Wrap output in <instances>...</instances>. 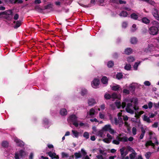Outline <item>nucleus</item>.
Instances as JSON below:
<instances>
[{
  "label": "nucleus",
  "instance_id": "f257e3e1",
  "mask_svg": "<svg viewBox=\"0 0 159 159\" xmlns=\"http://www.w3.org/2000/svg\"><path fill=\"white\" fill-rule=\"evenodd\" d=\"M134 99L133 98H127L124 100L123 102H122L121 104L120 101L116 102L115 104L118 108H120L121 107L122 108H124L125 107L126 104V111L128 113L133 114L134 113L133 109L136 110L138 109V108L136 107V106L133 107L131 104L133 102Z\"/></svg>",
  "mask_w": 159,
  "mask_h": 159
},
{
  "label": "nucleus",
  "instance_id": "f03ea898",
  "mask_svg": "<svg viewBox=\"0 0 159 159\" xmlns=\"http://www.w3.org/2000/svg\"><path fill=\"white\" fill-rule=\"evenodd\" d=\"M121 134H119L116 137V139L112 141V143L114 144L118 145L120 144V141L126 142L128 141V138L127 137L124 136L121 137Z\"/></svg>",
  "mask_w": 159,
  "mask_h": 159
},
{
  "label": "nucleus",
  "instance_id": "7ed1b4c3",
  "mask_svg": "<svg viewBox=\"0 0 159 159\" xmlns=\"http://www.w3.org/2000/svg\"><path fill=\"white\" fill-rule=\"evenodd\" d=\"M153 24H157V27L152 26L149 29V33L150 34L154 35L157 34L158 31L159 30V25L158 23L156 21L154 22Z\"/></svg>",
  "mask_w": 159,
  "mask_h": 159
},
{
  "label": "nucleus",
  "instance_id": "20e7f679",
  "mask_svg": "<svg viewBox=\"0 0 159 159\" xmlns=\"http://www.w3.org/2000/svg\"><path fill=\"white\" fill-rule=\"evenodd\" d=\"M68 121L70 123H72L76 127L78 126L79 124L77 121V117L74 115H71L68 119Z\"/></svg>",
  "mask_w": 159,
  "mask_h": 159
},
{
  "label": "nucleus",
  "instance_id": "39448f33",
  "mask_svg": "<svg viewBox=\"0 0 159 159\" xmlns=\"http://www.w3.org/2000/svg\"><path fill=\"white\" fill-rule=\"evenodd\" d=\"M102 129L104 131H108L111 134L116 133V131L111 128V125L109 124L105 125Z\"/></svg>",
  "mask_w": 159,
  "mask_h": 159
},
{
  "label": "nucleus",
  "instance_id": "423d86ee",
  "mask_svg": "<svg viewBox=\"0 0 159 159\" xmlns=\"http://www.w3.org/2000/svg\"><path fill=\"white\" fill-rule=\"evenodd\" d=\"M26 155L25 152L23 150H21L18 152H16L15 154V159H19V157L25 156Z\"/></svg>",
  "mask_w": 159,
  "mask_h": 159
},
{
  "label": "nucleus",
  "instance_id": "0eeeda50",
  "mask_svg": "<svg viewBox=\"0 0 159 159\" xmlns=\"http://www.w3.org/2000/svg\"><path fill=\"white\" fill-rule=\"evenodd\" d=\"M99 84V80L98 79H94L92 82V85L94 88H96Z\"/></svg>",
  "mask_w": 159,
  "mask_h": 159
},
{
  "label": "nucleus",
  "instance_id": "6e6552de",
  "mask_svg": "<svg viewBox=\"0 0 159 159\" xmlns=\"http://www.w3.org/2000/svg\"><path fill=\"white\" fill-rule=\"evenodd\" d=\"M47 153L52 159L54 158L58 159L59 158V156L56 155V153L55 152H49Z\"/></svg>",
  "mask_w": 159,
  "mask_h": 159
},
{
  "label": "nucleus",
  "instance_id": "1a4fd4ad",
  "mask_svg": "<svg viewBox=\"0 0 159 159\" xmlns=\"http://www.w3.org/2000/svg\"><path fill=\"white\" fill-rule=\"evenodd\" d=\"M95 113V109L94 108H91L89 111L87 113V116L88 118L90 117V116H92L94 115Z\"/></svg>",
  "mask_w": 159,
  "mask_h": 159
},
{
  "label": "nucleus",
  "instance_id": "9d476101",
  "mask_svg": "<svg viewBox=\"0 0 159 159\" xmlns=\"http://www.w3.org/2000/svg\"><path fill=\"white\" fill-rule=\"evenodd\" d=\"M152 14L153 16L157 20H159V16L158 14V11L157 9L154 8L152 11Z\"/></svg>",
  "mask_w": 159,
  "mask_h": 159
},
{
  "label": "nucleus",
  "instance_id": "9b49d317",
  "mask_svg": "<svg viewBox=\"0 0 159 159\" xmlns=\"http://www.w3.org/2000/svg\"><path fill=\"white\" fill-rule=\"evenodd\" d=\"M104 131L102 129L101 130L97 132L95 134L96 135L99 136L101 138H104L105 136V134L104 133Z\"/></svg>",
  "mask_w": 159,
  "mask_h": 159
},
{
  "label": "nucleus",
  "instance_id": "f8f14e48",
  "mask_svg": "<svg viewBox=\"0 0 159 159\" xmlns=\"http://www.w3.org/2000/svg\"><path fill=\"white\" fill-rule=\"evenodd\" d=\"M14 141L16 142L17 146L20 147H22L24 145V143L21 141L19 140L17 138H14Z\"/></svg>",
  "mask_w": 159,
  "mask_h": 159
},
{
  "label": "nucleus",
  "instance_id": "ddd939ff",
  "mask_svg": "<svg viewBox=\"0 0 159 159\" xmlns=\"http://www.w3.org/2000/svg\"><path fill=\"white\" fill-rule=\"evenodd\" d=\"M111 89L113 90L116 91L117 90L121 91L122 89L120 86L119 85L116 84L111 87Z\"/></svg>",
  "mask_w": 159,
  "mask_h": 159
},
{
  "label": "nucleus",
  "instance_id": "4468645a",
  "mask_svg": "<svg viewBox=\"0 0 159 159\" xmlns=\"http://www.w3.org/2000/svg\"><path fill=\"white\" fill-rule=\"evenodd\" d=\"M150 117H148L146 115H144L143 116V121L146 122L148 123H150L152 122L150 119Z\"/></svg>",
  "mask_w": 159,
  "mask_h": 159
},
{
  "label": "nucleus",
  "instance_id": "2eb2a0df",
  "mask_svg": "<svg viewBox=\"0 0 159 159\" xmlns=\"http://www.w3.org/2000/svg\"><path fill=\"white\" fill-rule=\"evenodd\" d=\"M96 103V101L93 98H90L88 100V103L89 106H93Z\"/></svg>",
  "mask_w": 159,
  "mask_h": 159
},
{
  "label": "nucleus",
  "instance_id": "dca6fc26",
  "mask_svg": "<svg viewBox=\"0 0 159 159\" xmlns=\"http://www.w3.org/2000/svg\"><path fill=\"white\" fill-rule=\"evenodd\" d=\"M121 96L120 94H117L115 93H113L111 95V98L114 99H120Z\"/></svg>",
  "mask_w": 159,
  "mask_h": 159
},
{
  "label": "nucleus",
  "instance_id": "f3484780",
  "mask_svg": "<svg viewBox=\"0 0 159 159\" xmlns=\"http://www.w3.org/2000/svg\"><path fill=\"white\" fill-rule=\"evenodd\" d=\"M12 11L11 10H9L7 11L3 12L0 13V18L2 17L3 15H10L11 14Z\"/></svg>",
  "mask_w": 159,
  "mask_h": 159
},
{
  "label": "nucleus",
  "instance_id": "a211bd4d",
  "mask_svg": "<svg viewBox=\"0 0 159 159\" xmlns=\"http://www.w3.org/2000/svg\"><path fill=\"white\" fill-rule=\"evenodd\" d=\"M149 146H152L153 148H154L155 144L152 142V141H148L145 144V146L148 147Z\"/></svg>",
  "mask_w": 159,
  "mask_h": 159
},
{
  "label": "nucleus",
  "instance_id": "6ab92c4d",
  "mask_svg": "<svg viewBox=\"0 0 159 159\" xmlns=\"http://www.w3.org/2000/svg\"><path fill=\"white\" fill-rule=\"evenodd\" d=\"M67 113L66 110L64 108L61 109L60 111V114L62 116H66L67 115Z\"/></svg>",
  "mask_w": 159,
  "mask_h": 159
},
{
  "label": "nucleus",
  "instance_id": "aec40b11",
  "mask_svg": "<svg viewBox=\"0 0 159 159\" xmlns=\"http://www.w3.org/2000/svg\"><path fill=\"white\" fill-rule=\"evenodd\" d=\"M72 132L74 137L78 138L79 136V133L77 130H72Z\"/></svg>",
  "mask_w": 159,
  "mask_h": 159
},
{
  "label": "nucleus",
  "instance_id": "412c9836",
  "mask_svg": "<svg viewBox=\"0 0 159 159\" xmlns=\"http://www.w3.org/2000/svg\"><path fill=\"white\" fill-rule=\"evenodd\" d=\"M132 52V50L130 48H128L126 49L125 51V54L129 55Z\"/></svg>",
  "mask_w": 159,
  "mask_h": 159
},
{
  "label": "nucleus",
  "instance_id": "4be33fe9",
  "mask_svg": "<svg viewBox=\"0 0 159 159\" xmlns=\"http://www.w3.org/2000/svg\"><path fill=\"white\" fill-rule=\"evenodd\" d=\"M14 23H16V24L14 26V28H17L19 27L21 25V22L20 20H17L16 22L14 21Z\"/></svg>",
  "mask_w": 159,
  "mask_h": 159
},
{
  "label": "nucleus",
  "instance_id": "5701e85b",
  "mask_svg": "<svg viewBox=\"0 0 159 159\" xmlns=\"http://www.w3.org/2000/svg\"><path fill=\"white\" fill-rule=\"evenodd\" d=\"M101 81L103 84H107L108 79L106 77L104 76L102 78Z\"/></svg>",
  "mask_w": 159,
  "mask_h": 159
},
{
  "label": "nucleus",
  "instance_id": "b1692460",
  "mask_svg": "<svg viewBox=\"0 0 159 159\" xmlns=\"http://www.w3.org/2000/svg\"><path fill=\"white\" fill-rule=\"evenodd\" d=\"M119 15L120 16L126 17L127 16L128 13L126 11H122L120 13Z\"/></svg>",
  "mask_w": 159,
  "mask_h": 159
},
{
  "label": "nucleus",
  "instance_id": "393cba45",
  "mask_svg": "<svg viewBox=\"0 0 159 159\" xmlns=\"http://www.w3.org/2000/svg\"><path fill=\"white\" fill-rule=\"evenodd\" d=\"M135 60V59L133 57H128L127 58V61L129 62H133Z\"/></svg>",
  "mask_w": 159,
  "mask_h": 159
},
{
  "label": "nucleus",
  "instance_id": "a878e982",
  "mask_svg": "<svg viewBox=\"0 0 159 159\" xmlns=\"http://www.w3.org/2000/svg\"><path fill=\"white\" fill-rule=\"evenodd\" d=\"M74 155L76 159H78L81 157V154L80 152H75L74 154Z\"/></svg>",
  "mask_w": 159,
  "mask_h": 159
},
{
  "label": "nucleus",
  "instance_id": "bb28decb",
  "mask_svg": "<svg viewBox=\"0 0 159 159\" xmlns=\"http://www.w3.org/2000/svg\"><path fill=\"white\" fill-rule=\"evenodd\" d=\"M137 39L136 38L133 37L131 38L130 42L132 44H135L137 43Z\"/></svg>",
  "mask_w": 159,
  "mask_h": 159
},
{
  "label": "nucleus",
  "instance_id": "cd10ccee",
  "mask_svg": "<svg viewBox=\"0 0 159 159\" xmlns=\"http://www.w3.org/2000/svg\"><path fill=\"white\" fill-rule=\"evenodd\" d=\"M142 21L145 24H148L150 22V20L146 17L143 18Z\"/></svg>",
  "mask_w": 159,
  "mask_h": 159
},
{
  "label": "nucleus",
  "instance_id": "c85d7f7f",
  "mask_svg": "<svg viewBox=\"0 0 159 159\" xmlns=\"http://www.w3.org/2000/svg\"><path fill=\"white\" fill-rule=\"evenodd\" d=\"M125 69L127 70H130L131 68V65L130 64H127L125 66Z\"/></svg>",
  "mask_w": 159,
  "mask_h": 159
},
{
  "label": "nucleus",
  "instance_id": "c756f323",
  "mask_svg": "<svg viewBox=\"0 0 159 159\" xmlns=\"http://www.w3.org/2000/svg\"><path fill=\"white\" fill-rule=\"evenodd\" d=\"M122 74L121 73H119L116 74V77L117 79L120 80L122 78Z\"/></svg>",
  "mask_w": 159,
  "mask_h": 159
},
{
  "label": "nucleus",
  "instance_id": "7c9ffc66",
  "mask_svg": "<svg viewBox=\"0 0 159 159\" xmlns=\"http://www.w3.org/2000/svg\"><path fill=\"white\" fill-rule=\"evenodd\" d=\"M87 93V91L85 89H81V93L82 95L84 96Z\"/></svg>",
  "mask_w": 159,
  "mask_h": 159
},
{
  "label": "nucleus",
  "instance_id": "2f4dec72",
  "mask_svg": "<svg viewBox=\"0 0 159 159\" xmlns=\"http://www.w3.org/2000/svg\"><path fill=\"white\" fill-rule=\"evenodd\" d=\"M140 1H143L150 3L151 5H153L154 2L152 0H139Z\"/></svg>",
  "mask_w": 159,
  "mask_h": 159
},
{
  "label": "nucleus",
  "instance_id": "473e14b6",
  "mask_svg": "<svg viewBox=\"0 0 159 159\" xmlns=\"http://www.w3.org/2000/svg\"><path fill=\"white\" fill-rule=\"evenodd\" d=\"M99 152L100 154L102 155V156H106L107 154V153L104 152V150H103L99 149Z\"/></svg>",
  "mask_w": 159,
  "mask_h": 159
},
{
  "label": "nucleus",
  "instance_id": "72a5a7b5",
  "mask_svg": "<svg viewBox=\"0 0 159 159\" xmlns=\"http://www.w3.org/2000/svg\"><path fill=\"white\" fill-rule=\"evenodd\" d=\"M140 61L139 62H135L134 66V70H136L137 69V68L139 65L140 64Z\"/></svg>",
  "mask_w": 159,
  "mask_h": 159
},
{
  "label": "nucleus",
  "instance_id": "f704fd0d",
  "mask_svg": "<svg viewBox=\"0 0 159 159\" xmlns=\"http://www.w3.org/2000/svg\"><path fill=\"white\" fill-rule=\"evenodd\" d=\"M131 17L134 19L136 20L138 18V16L135 13H133L131 15Z\"/></svg>",
  "mask_w": 159,
  "mask_h": 159
},
{
  "label": "nucleus",
  "instance_id": "c9c22d12",
  "mask_svg": "<svg viewBox=\"0 0 159 159\" xmlns=\"http://www.w3.org/2000/svg\"><path fill=\"white\" fill-rule=\"evenodd\" d=\"M83 136L86 139H88L89 138V134L87 132H84L83 134Z\"/></svg>",
  "mask_w": 159,
  "mask_h": 159
},
{
  "label": "nucleus",
  "instance_id": "e433bc0d",
  "mask_svg": "<svg viewBox=\"0 0 159 159\" xmlns=\"http://www.w3.org/2000/svg\"><path fill=\"white\" fill-rule=\"evenodd\" d=\"M119 120V125L120 126L122 125L123 124V122L122 120V118H120L119 117H118Z\"/></svg>",
  "mask_w": 159,
  "mask_h": 159
},
{
  "label": "nucleus",
  "instance_id": "4c0bfd02",
  "mask_svg": "<svg viewBox=\"0 0 159 159\" xmlns=\"http://www.w3.org/2000/svg\"><path fill=\"white\" fill-rule=\"evenodd\" d=\"M124 151L125 149L124 148H121L120 149V151L121 156H125L126 155V154L124 153Z\"/></svg>",
  "mask_w": 159,
  "mask_h": 159
},
{
  "label": "nucleus",
  "instance_id": "58836bf2",
  "mask_svg": "<svg viewBox=\"0 0 159 159\" xmlns=\"http://www.w3.org/2000/svg\"><path fill=\"white\" fill-rule=\"evenodd\" d=\"M114 65V63L112 61H109L107 64V66L109 67H111Z\"/></svg>",
  "mask_w": 159,
  "mask_h": 159
},
{
  "label": "nucleus",
  "instance_id": "ea45409f",
  "mask_svg": "<svg viewBox=\"0 0 159 159\" xmlns=\"http://www.w3.org/2000/svg\"><path fill=\"white\" fill-rule=\"evenodd\" d=\"M103 141L105 143H109L111 142V140L107 138H106L103 139Z\"/></svg>",
  "mask_w": 159,
  "mask_h": 159
},
{
  "label": "nucleus",
  "instance_id": "a19ab883",
  "mask_svg": "<svg viewBox=\"0 0 159 159\" xmlns=\"http://www.w3.org/2000/svg\"><path fill=\"white\" fill-rule=\"evenodd\" d=\"M151 154V153L150 152H147L145 155V156L146 158L148 159L150 158Z\"/></svg>",
  "mask_w": 159,
  "mask_h": 159
},
{
  "label": "nucleus",
  "instance_id": "79ce46f5",
  "mask_svg": "<svg viewBox=\"0 0 159 159\" xmlns=\"http://www.w3.org/2000/svg\"><path fill=\"white\" fill-rule=\"evenodd\" d=\"M137 129L136 128L134 127L132 129V132L133 135H135L136 134Z\"/></svg>",
  "mask_w": 159,
  "mask_h": 159
},
{
  "label": "nucleus",
  "instance_id": "37998d69",
  "mask_svg": "<svg viewBox=\"0 0 159 159\" xmlns=\"http://www.w3.org/2000/svg\"><path fill=\"white\" fill-rule=\"evenodd\" d=\"M2 145L4 147H6L8 146V143L7 141H3L2 143Z\"/></svg>",
  "mask_w": 159,
  "mask_h": 159
},
{
  "label": "nucleus",
  "instance_id": "c03bdc74",
  "mask_svg": "<svg viewBox=\"0 0 159 159\" xmlns=\"http://www.w3.org/2000/svg\"><path fill=\"white\" fill-rule=\"evenodd\" d=\"M136 25L135 24H133L132 25V28H131V31L132 32H134L136 30Z\"/></svg>",
  "mask_w": 159,
  "mask_h": 159
},
{
  "label": "nucleus",
  "instance_id": "a18cd8bd",
  "mask_svg": "<svg viewBox=\"0 0 159 159\" xmlns=\"http://www.w3.org/2000/svg\"><path fill=\"white\" fill-rule=\"evenodd\" d=\"M123 92L125 94H129V90L126 89H124L123 91Z\"/></svg>",
  "mask_w": 159,
  "mask_h": 159
},
{
  "label": "nucleus",
  "instance_id": "49530a36",
  "mask_svg": "<svg viewBox=\"0 0 159 159\" xmlns=\"http://www.w3.org/2000/svg\"><path fill=\"white\" fill-rule=\"evenodd\" d=\"M144 112L143 111H141L138 113L137 114H136L135 116L137 117H139L141 115L143 114Z\"/></svg>",
  "mask_w": 159,
  "mask_h": 159
},
{
  "label": "nucleus",
  "instance_id": "de8ad7c7",
  "mask_svg": "<svg viewBox=\"0 0 159 159\" xmlns=\"http://www.w3.org/2000/svg\"><path fill=\"white\" fill-rule=\"evenodd\" d=\"M104 97L106 99H108L111 98V96L109 94L107 93L105 95Z\"/></svg>",
  "mask_w": 159,
  "mask_h": 159
},
{
  "label": "nucleus",
  "instance_id": "09e8293b",
  "mask_svg": "<svg viewBox=\"0 0 159 159\" xmlns=\"http://www.w3.org/2000/svg\"><path fill=\"white\" fill-rule=\"evenodd\" d=\"M61 155L62 157H68L69 156V155L67 153L64 152H62Z\"/></svg>",
  "mask_w": 159,
  "mask_h": 159
},
{
  "label": "nucleus",
  "instance_id": "8fccbe9b",
  "mask_svg": "<svg viewBox=\"0 0 159 159\" xmlns=\"http://www.w3.org/2000/svg\"><path fill=\"white\" fill-rule=\"evenodd\" d=\"M19 17V15L18 14H16L13 16V19L14 20H17Z\"/></svg>",
  "mask_w": 159,
  "mask_h": 159
},
{
  "label": "nucleus",
  "instance_id": "3c124183",
  "mask_svg": "<svg viewBox=\"0 0 159 159\" xmlns=\"http://www.w3.org/2000/svg\"><path fill=\"white\" fill-rule=\"evenodd\" d=\"M99 117L101 119H103L105 117V115L101 112L99 113Z\"/></svg>",
  "mask_w": 159,
  "mask_h": 159
},
{
  "label": "nucleus",
  "instance_id": "603ef678",
  "mask_svg": "<svg viewBox=\"0 0 159 159\" xmlns=\"http://www.w3.org/2000/svg\"><path fill=\"white\" fill-rule=\"evenodd\" d=\"M96 157L98 159H106L105 158L103 157L102 155H98L96 156Z\"/></svg>",
  "mask_w": 159,
  "mask_h": 159
},
{
  "label": "nucleus",
  "instance_id": "864d4df0",
  "mask_svg": "<svg viewBox=\"0 0 159 159\" xmlns=\"http://www.w3.org/2000/svg\"><path fill=\"white\" fill-rule=\"evenodd\" d=\"M23 2V1L21 0H15L14 2V3H22Z\"/></svg>",
  "mask_w": 159,
  "mask_h": 159
},
{
  "label": "nucleus",
  "instance_id": "5fc2aeb1",
  "mask_svg": "<svg viewBox=\"0 0 159 159\" xmlns=\"http://www.w3.org/2000/svg\"><path fill=\"white\" fill-rule=\"evenodd\" d=\"M147 128H144L143 127H142L141 128V134H145V130Z\"/></svg>",
  "mask_w": 159,
  "mask_h": 159
},
{
  "label": "nucleus",
  "instance_id": "6e6d98bb",
  "mask_svg": "<svg viewBox=\"0 0 159 159\" xmlns=\"http://www.w3.org/2000/svg\"><path fill=\"white\" fill-rule=\"evenodd\" d=\"M148 108L150 109L152 107L153 104L151 102H149L148 103Z\"/></svg>",
  "mask_w": 159,
  "mask_h": 159
},
{
  "label": "nucleus",
  "instance_id": "4d7b16f0",
  "mask_svg": "<svg viewBox=\"0 0 159 159\" xmlns=\"http://www.w3.org/2000/svg\"><path fill=\"white\" fill-rule=\"evenodd\" d=\"M114 124L115 125H117L119 124V120H118L116 118H115L114 119Z\"/></svg>",
  "mask_w": 159,
  "mask_h": 159
},
{
  "label": "nucleus",
  "instance_id": "13d9d810",
  "mask_svg": "<svg viewBox=\"0 0 159 159\" xmlns=\"http://www.w3.org/2000/svg\"><path fill=\"white\" fill-rule=\"evenodd\" d=\"M107 138L111 140L112 139V137L110 134L107 133Z\"/></svg>",
  "mask_w": 159,
  "mask_h": 159
},
{
  "label": "nucleus",
  "instance_id": "bf43d9fd",
  "mask_svg": "<svg viewBox=\"0 0 159 159\" xmlns=\"http://www.w3.org/2000/svg\"><path fill=\"white\" fill-rule=\"evenodd\" d=\"M144 84L146 86H149L151 85V83L149 81H146L144 82Z\"/></svg>",
  "mask_w": 159,
  "mask_h": 159
},
{
  "label": "nucleus",
  "instance_id": "052dcab7",
  "mask_svg": "<svg viewBox=\"0 0 159 159\" xmlns=\"http://www.w3.org/2000/svg\"><path fill=\"white\" fill-rule=\"evenodd\" d=\"M127 25V23L126 22H124L122 23V26L123 28H125Z\"/></svg>",
  "mask_w": 159,
  "mask_h": 159
},
{
  "label": "nucleus",
  "instance_id": "680f3d73",
  "mask_svg": "<svg viewBox=\"0 0 159 159\" xmlns=\"http://www.w3.org/2000/svg\"><path fill=\"white\" fill-rule=\"evenodd\" d=\"M158 125V122H155L152 125V127L154 128H157V127Z\"/></svg>",
  "mask_w": 159,
  "mask_h": 159
},
{
  "label": "nucleus",
  "instance_id": "e2e57ef3",
  "mask_svg": "<svg viewBox=\"0 0 159 159\" xmlns=\"http://www.w3.org/2000/svg\"><path fill=\"white\" fill-rule=\"evenodd\" d=\"M81 151L82 152V154L84 156H85L87 154V153L84 151V150L83 149H81Z\"/></svg>",
  "mask_w": 159,
  "mask_h": 159
},
{
  "label": "nucleus",
  "instance_id": "0e129e2a",
  "mask_svg": "<svg viewBox=\"0 0 159 159\" xmlns=\"http://www.w3.org/2000/svg\"><path fill=\"white\" fill-rule=\"evenodd\" d=\"M90 121L92 122H99L97 120V119L95 118L93 119H91L90 120Z\"/></svg>",
  "mask_w": 159,
  "mask_h": 159
},
{
  "label": "nucleus",
  "instance_id": "69168bd1",
  "mask_svg": "<svg viewBox=\"0 0 159 159\" xmlns=\"http://www.w3.org/2000/svg\"><path fill=\"white\" fill-rule=\"evenodd\" d=\"M154 107L156 108H159V102L157 103H154L153 104Z\"/></svg>",
  "mask_w": 159,
  "mask_h": 159
},
{
  "label": "nucleus",
  "instance_id": "338daca9",
  "mask_svg": "<svg viewBox=\"0 0 159 159\" xmlns=\"http://www.w3.org/2000/svg\"><path fill=\"white\" fill-rule=\"evenodd\" d=\"M134 139L132 137H130L129 138H128V141L130 142L133 141Z\"/></svg>",
  "mask_w": 159,
  "mask_h": 159
},
{
  "label": "nucleus",
  "instance_id": "774afa93",
  "mask_svg": "<svg viewBox=\"0 0 159 159\" xmlns=\"http://www.w3.org/2000/svg\"><path fill=\"white\" fill-rule=\"evenodd\" d=\"M34 156V154L33 153H31L29 156L30 159H33Z\"/></svg>",
  "mask_w": 159,
  "mask_h": 159
}]
</instances>
